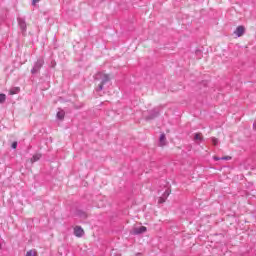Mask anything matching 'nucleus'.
<instances>
[{
    "mask_svg": "<svg viewBox=\"0 0 256 256\" xmlns=\"http://www.w3.org/2000/svg\"><path fill=\"white\" fill-rule=\"evenodd\" d=\"M39 159H41V154H34L30 161L31 163H36V161H39Z\"/></svg>",
    "mask_w": 256,
    "mask_h": 256,
    "instance_id": "9",
    "label": "nucleus"
},
{
    "mask_svg": "<svg viewBox=\"0 0 256 256\" xmlns=\"http://www.w3.org/2000/svg\"><path fill=\"white\" fill-rule=\"evenodd\" d=\"M20 92H21L20 87H14V88L9 90V95H17V93H20Z\"/></svg>",
    "mask_w": 256,
    "mask_h": 256,
    "instance_id": "5",
    "label": "nucleus"
},
{
    "mask_svg": "<svg viewBox=\"0 0 256 256\" xmlns=\"http://www.w3.org/2000/svg\"><path fill=\"white\" fill-rule=\"evenodd\" d=\"M19 25H20V28L22 29V31H26L27 30V24H25V21L20 20L19 21Z\"/></svg>",
    "mask_w": 256,
    "mask_h": 256,
    "instance_id": "11",
    "label": "nucleus"
},
{
    "mask_svg": "<svg viewBox=\"0 0 256 256\" xmlns=\"http://www.w3.org/2000/svg\"><path fill=\"white\" fill-rule=\"evenodd\" d=\"M56 117L57 119H60V121H63V119H65V111L63 110L58 111L56 114Z\"/></svg>",
    "mask_w": 256,
    "mask_h": 256,
    "instance_id": "7",
    "label": "nucleus"
},
{
    "mask_svg": "<svg viewBox=\"0 0 256 256\" xmlns=\"http://www.w3.org/2000/svg\"><path fill=\"white\" fill-rule=\"evenodd\" d=\"M5 99H7V96H5V94H0V103H5Z\"/></svg>",
    "mask_w": 256,
    "mask_h": 256,
    "instance_id": "13",
    "label": "nucleus"
},
{
    "mask_svg": "<svg viewBox=\"0 0 256 256\" xmlns=\"http://www.w3.org/2000/svg\"><path fill=\"white\" fill-rule=\"evenodd\" d=\"M147 231V227L145 226H140L136 227L131 231L132 235H141L142 233H145Z\"/></svg>",
    "mask_w": 256,
    "mask_h": 256,
    "instance_id": "2",
    "label": "nucleus"
},
{
    "mask_svg": "<svg viewBox=\"0 0 256 256\" xmlns=\"http://www.w3.org/2000/svg\"><path fill=\"white\" fill-rule=\"evenodd\" d=\"M25 256H39L36 249H31L26 252Z\"/></svg>",
    "mask_w": 256,
    "mask_h": 256,
    "instance_id": "8",
    "label": "nucleus"
},
{
    "mask_svg": "<svg viewBox=\"0 0 256 256\" xmlns=\"http://www.w3.org/2000/svg\"><path fill=\"white\" fill-rule=\"evenodd\" d=\"M167 138L165 137V134H161L160 135V146L161 147H165V145H167Z\"/></svg>",
    "mask_w": 256,
    "mask_h": 256,
    "instance_id": "6",
    "label": "nucleus"
},
{
    "mask_svg": "<svg viewBox=\"0 0 256 256\" xmlns=\"http://www.w3.org/2000/svg\"><path fill=\"white\" fill-rule=\"evenodd\" d=\"M96 80L100 81V83L96 87V91H103V85H105V83H109V81H111V78H109L108 74L98 73L96 75Z\"/></svg>",
    "mask_w": 256,
    "mask_h": 256,
    "instance_id": "1",
    "label": "nucleus"
},
{
    "mask_svg": "<svg viewBox=\"0 0 256 256\" xmlns=\"http://www.w3.org/2000/svg\"><path fill=\"white\" fill-rule=\"evenodd\" d=\"M39 69H41V65L35 66V67L31 70V73L35 74V73H37V71H39Z\"/></svg>",
    "mask_w": 256,
    "mask_h": 256,
    "instance_id": "12",
    "label": "nucleus"
},
{
    "mask_svg": "<svg viewBox=\"0 0 256 256\" xmlns=\"http://www.w3.org/2000/svg\"><path fill=\"white\" fill-rule=\"evenodd\" d=\"M202 140H203V134L201 133L194 134V141H202Z\"/></svg>",
    "mask_w": 256,
    "mask_h": 256,
    "instance_id": "10",
    "label": "nucleus"
},
{
    "mask_svg": "<svg viewBox=\"0 0 256 256\" xmlns=\"http://www.w3.org/2000/svg\"><path fill=\"white\" fill-rule=\"evenodd\" d=\"M221 159L224 161H230L231 156H225V157H222Z\"/></svg>",
    "mask_w": 256,
    "mask_h": 256,
    "instance_id": "15",
    "label": "nucleus"
},
{
    "mask_svg": "<svg viewBox=\"0 0 256 256\" xmlns=\"http://www.w3.org/2000/svg\"><path fill=\"white\" fill-rule=\"evenodd\" d=\"M234 34L238 37H243L245 35V27L244 26H238L236 30L234 31Z\"/></svg>",
    "mask_w": 256,
    "mask_h": 256,
    "instance_id": "4",
    "label": "nucleus"
},
{
    "mask_svg": "<svg viewBox=\"0 0 256 256\" xmlns=\"http://www.w3.org/2000/svg\"><path fill=\"white\" fill-rule=\"evenodd\" d=\"M40 0H33L32 1V5H37V3H39Z\"/></svg>",
    "mask_w": 256,
    "mask_h": 256,
    "instance_id": "17",
    "label": "nucleus"
},
{
    "mask_svg": "<svg viewBox=\"0 0 256 256\" xmlns=\"http://www.w3.org/2000/svg\"><path fill=\"white\" fill-rule=\"evenodd\" d=\"M213 159H214V161H221V158H219L217 156H214Z\"/></svg>",
    "mask_w": 256,
    "mask_h": 256,
    "instance_id": "18",
    "label": "nucleus"
},
{
    "mask_svg": "<svg viewBox=\"0 0 256 256\" xmlns=\"http://www.w3.org/2000/svg\"><path fill=\"white\" fill-rule=\"evenodd\" d=\"M74 235L75 237H83L85 230H83L81 226H76L74 227Z\"/></svg>",
    "mask_w": 256,
    "mask_h": 256,
    "instance_id": "3",
    "label": "nucleus"
},
{
    "mask_svg": "<svg viewBox=\"0 0 256 256\" xmlns=\"http://www.w3.org/2000/svg\"><path fill=\"white\" fill-rule=\"evenodd\" d=\"M12 149H17V142L12 143Z\"/></svg>",
    "mask_w": 256,
    "mask_h": 256,
    "instance_id": "16",
    "label": "nucleus"
},
{
    "mask_svg": "<svg viewBox=\"0 0 256 256\" xmlns=\"http://www.w3.org/2000/svg\"><path fill=\"white\" fill-rule=\"evenodd\" d=\"M213 145H217L219 143V140L217 138H212Z\"/></svg>",
    "mask_w": 256,
    "mask_h": 256,
    "instance_id": "14",
    "label": "nucleus"
}]
</instances>
